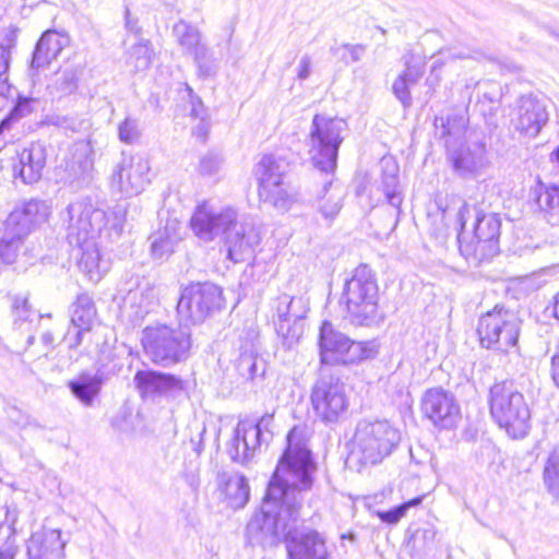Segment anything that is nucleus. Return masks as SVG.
<instances>
[{"mask_svg":"<svg viewBox=\"0 0 559 559\" xmlns=\"http://www.w3.org/2000/svg\"><path fill=\"white\" fill-rule=\"evenodd\" d=\"M316 469L304 430L294 427L287 435V448L269 483L261 510L247 524L251 545L272 547L284 539L288 559H328L323 536L313 530L297 528Z\"/></svg>","mask_w":559,"mask_h":559,"instance_id":"1","label":"nucleus"},{"mask_svg":"<svg viewBox=\"0 0 559 559\" xmlns=\"http://www.w3.org/2000/svg\"><path fill=\"white\" fill-rule=\"evenodd\" d=\"M190 226L194 235L205 242L223 236L227 258L234 263L249 260L260 242V234L252 219H239L236 210L229 206L217 209L204 202L195 209Z\"/></svg>","mask_w":559,"mask_h":559,"instance_id":"2","label":"nucleus"},{"mask_svg":"<svg viewBox=\"0 0 559 559\" xmlns=\"http://www.w3.org/2000/svg\"><path fill=\"white\" fill-rule=\"evenodd\" d=\"M127 210L117 204L110 217L96 207L88 198L71 202L66 210L63 221L67 223V238L70 245H86L96 241L103 233L108 238L119 237L126 221Z\"/></svg>","mask_w":559,"mask_h":559,"instance_id":"3","label":"nucleus"},{"mask_svg":"<svg viewBox=\"0 0 559 559\" xmlns=\"http://www.w3.org/2000/svg\"><path fill=\"white\" fill-rule=\"evenodd\" d=\"M490 414L514 439L524 438L530 429L531 411L521 392L509 381L493 384L489 392Z\"/></svg>","mask_w":559,"mask_h":559,"instance_id":"4","label":"nucleus"},{"mask_svg":"<svg viewBox=\"0 0 559 559\" xmlns=\"http://www.w3.org/2000/svg\"><path fill=\"white\" fill-rule=\"evenodd\" d=\"M401 433L388 420H361L353 438L352 457L361 465L382 462L399 445Z\"/></svg>","mask_w":559,"mask_h":559,"instance_id":"5","label":"nucleus"},{"mask_svg":"<svg viewBox=\"0 0 559 559\" xmlns=\"http://www.w3.org/2000/svg\"><path fill=\"white\" fill-rule=\"evenodd\" d=\"M342 298L353 324L368 325L376 320L379 288L368 265L360 264L354 270L352 277L345 282Z\"/></svg>","mask_w":559,"mask_h":559,"instance_id":"6","label":"nucleus"},{"mask_svg":"<svg viewBox=\"0 0 559 559\" xmlns=\"http://www.w3.org/2000/svg\"><path fill=\"white\" fill-rule=\"evenodd\" d=\"M142 344L153 364L167 368L188 358L191 334L187 328L158 324L144 329Z\"/></svg>","mask_w":559,"mask_h":559,"instance_id":"7","label":"nucleus"},{"mask_svg":"<svg viewBox=\"0 0 559 559\" xmlns=\"http://www.w3.org/2000/svg\"><path fill=\"white\" fill-rule=\"evenodd\" d=\"M346 121L325 115H316L310 129V156L316 168L326 174L336 168L342 133L346 130Z\"/></svg>","mask_w":559,"mask_h":559,"instance_id":"8","label":"nucleus"},{"mask_svg":"<svg viewBox=\"0 0 559 559\" xmlns=\"http://www.w3.org/2000/svg\"><path fill=\"white\" fill-rule=\"evenodd\" d=\"M477 333L483 347L508 352L518 344L520 320L514 312L496 306L479 318Z\"/></svg>","mask_w":559,"mask_h":559,"instance_id":"9","label":"nucleus"},{"mask_svg":"<svg viewBox=\"0 0 559 559\" xmlns=\"http://www.w3.org/2000/svg\"><path fill=\"white\" fill-rule=\"evenodd\" d=\"M223 290L213 283H195L183 288L177 304L180 322L188 326L202 323L223 307Z\"/></svg>","mask_w":559,"mask_h":559,"instance_id":"10","label":"nucleus"},{"mask_svg":"<svg viewBox=\"0 0 559 559\" xmlns=\"http://www.w3.org/2000/svg\"><path fill=\"white\" fill-rule=\"evenodd\" d=\"M310 401L314 415L324 424L341 420L349 405L345 383L328 373H322L313 383Z\"/></svg>","mask_w":559,"mask_h":559,"instance_id":"11","label":"nucleus"},{"mask_svg":"<svg viewBox=\"0 0 559 559\" xmlns=\"http://www.w3.org/2000/svg\"><path fill=\"white\" fill-rule=\"evenodd\" d=\"M273 415L264 414L259 420H240L228 444V454L234 462L246 465L250 463L261 451L263 444H267L272 431Z\"/></svg>","mask_w":559,"mask_h":559,"instance_id":"12","label":"nucleus"},{"mask_svg":"<svg viewBox=\"0 0 559 559\" xmlns=\"http://www.w3.org/2000/svg\"><path fill=\"white\" fill-rule=\"evenodd\" d=\"M150 174L151 163L146 157L122 153L121 160L112 170L110 187L123 197H134L151 183Z\"/></svg>","mask_w":559,"mask_h":559,"instance_id":"13","label":"nucleus"},{"mask_svg":"<svg viewBox=\"0 0 559 559\" xmlns=\"http://www.w3.org/2000/svg\"><path fill=\"white\" fill-rule=\"evenodd\" d=\"M154 289V284L147 277L132 274L120 288L122 313L133 323L143 320L155 302Z\"/></svg>","mask_w":559,"mask_h":559,"instance_id":"14","label":"nucleus"},{"mask_svg":"<svg viewBox=\"0 0 559 559\" xmlns=\"http://www.w3.org/2000/svg\"><path fill=\"white\" fill-rule=\"evenodd\" d=\"M424 415L440 428L449 429L455 425L460 407L452 393L441 389H429L421 399Z\"/></svg>","mask_w":559,"mask_h":559,"instance_id":"15","label":"nucleus"},{"mask_svg":"<svg viewBox=\"0 0 559 559\" xmlns=\"http://www.w3.org/2000/svg\"><path fill=\"white\" fill-rule=\"evenodd\" d=\"M309 306L306 298L301 296L292 297L286 294L280 296L275 306L276 332L288 342L296 338L300 333L299 322L306 318Z\"/></svg>","mask_w":559,"mask_h":559,"instance_id":"16","label":"nucleus"},{"mask_svg":"<svg viewBox=\"0 0 559 559\" xmlns=\"http://www.w3.org/2000/svg\"><path fill=\"white\" fill-rule=\"evenodd\" d=\"M511 121L516 131L534 138L548 121V112L536 97L524 95L519 98Z\"/></svg>","mask_w":559,"mask_h":559,"instance_id":"17","label":"nucleus"},{"mask_svg":"<svg viewBox=\"0 0 559 559\" xmlns=\"http://www.w3.org/2000/svg\"><path fill=\"white\" fill-rule=\"evenodd\" d=\"M71 325L64 336L68 346L72 349L79 347L83 337L88 333L96 320L95 304L87 294H81L71 306Z\"/></svg>","mask_w":559,"mask_h":559,"instance_id":"18","label":"nucleus"},{"mask_svg":"<svg viewBox=\"0 0 559 559\" xmlns=\"http://www.w3.org/2000/svg\"><path fill=\"white\" fill-rule=\"evenodd\" d=\"M49 215L50 209L45 201L32 199L14 209L3 225L27 237L36 226L45 223Z\"/></svg>","mask_w":559,"mask_h":559,"instance_id":"19","label":"nucleus"},{"mask_svg":"<svg viewBox=\"0 0 559 559\" xmlns=\"http://www.w3.org/2000/svg\"><path fill=\"white\" fill-rule=\"evenodd\" d=\"M143 396L174 395L183 391L181 378L154 370H139L133 379Z\"/></svg>","mask_w":559,"mask_h":559,"instance_id":"20","label":"nucleus"},{"mask_svg":"<svg viewBox=\"0 0 559 559\" xmlns=\"http://www.w3.org/2000/svg\"><path fill=\"white\" fill-rule=\"evenodd\" d=\"M46 160V146L40 142L31 143L17 154L16 162L13 164L14 177L21 178L26 185L37 182L43 176Z\"/></svg>","mask_w":559,"mask_h":559,"instance_id":"21","label":"nucleus"},{"mask_svg":"<svg viewBox=\"0 0 559 559\" xmlns=\"http://www.w3.org/2000/svg\"><path fill=\"white\" fill-rule=\"evenodd\" d=\"M61 535V530L46 527L33 533L26 545L28 559H62L68 542Z\"/></svg>","mask_w":559,"mask_h":559,"instance_id":"22","label":"nucleus"},{"mask_svg":"<svg viewBox=\"0 0 559 559\" xmlns=\"http://www.w3.org/2000/svg\"><path fill=\"white\" fill-rule=\"evenodd\" d=\"M68 179L78 187L86 186L94 176V148L90 141H79L71 147L67 162Z\"/></svg>","mask_w":559,"mask_h":559,"instance_id":"23","label":"nucleus"},{"mask_svg":"<svg viewBox=\"0 0 559 559\" xmlns=\"http://www.w3.org/2000/svg\"><path fill=\"white\" fill-rule=\"evenodd\" d=\"M468 219H474L473 229L475 238L498 242L501 221L497 214L481 213L475 206L465 203L459 211V222L462 229L466 228Z\"/></svg>","mask_w":559,"mask_h":559,"instance_id":"24","label":"nucleus"},{"mask_svg":"<svg viewBox=\"0 0 559 559\" xmlns=\"http://www.w3.org/2000/svg\"><path fill=\"white\" fill-rule=\"evenodd\" d=\"M68 44L69 37L59 32L46 31L43 33L33 51L31 69L39 70L48 67Z\"/></svg>","mask_w":559,"mask_h":559,"instance_id":"25","label":"nucleus"},{"mask_svg":"<svg viewBox=\"0 0 559 559\" xmlns=\"http://www.w3.org/2000/svg\"><path fill=\"white\" fill-rule=\"evenodd\" d=\"M467 124L468 117L464 108H453L445 117H437L435 120L436 132L443 140L445 147H448V144L461 143Z\"/></svg>","mask_w":559,"mask_h":559,"instance_id":"26","label":"nucleus"},{"mask_svg":"<svg viewBox=\"0 0 559 559\" xmlns=\"http://www.w3.org/2000/svg\"><path fill=\"white\" fill-rule=\"evenodd\" d=\"M455 173L461 177L475 175L484 164V146L466 147L462 143L447 147Z\"/></svg>","mask_w":559,"mask_h":559,"instance_id":"27","label":"nucleus"},{"mask_svg":"<svg viewBox=\"0 0 559 559\" xmlns=\"http://www.w3.org/2000/svg\"><path fill=\"white\" fill-rule=\"evenodd\" d=\"M218 488L224 492L233 509L243 508L250 497L247 478L235 472L219 471L216 476Z\"/></svg>","mask_w":559,"mask_h":559,"instance_id":"28","label":"nucleus"},{"mask_svg":"<svg viewBox=\"0 0 559 559\" xmlns=\"http://www.w3.org/2000/svg\"><path fill=\"white\" fill-rule=\"evenodd\" d=\"M181 228L178 219H167L165 226L150 237L151 254L154 259L164 260L175 252L181 240Z\"/></svg>","mask_w":559,"mask_h":559,"instance_id":"29","label":"nucleus"},{"mask_svg":"<svg viewBox=\"0 0 559 559\" xmlns=\"http://www.w3.org/2000/svg\"><path fill=\"white\" fill-rule=\"evenodd\" d=\"M348 340L345 334L336 331L330 322L324 321L319 334V347L322 362L340 364L341 356L343 357Z\"/></svg>","mask_w":559,"mask_h":559,"instance_id":"30","label":"nucleus"},{"mask_svg":"<svg viewBox=\"0 0 559 559\" xmlns=\"http://www.w3.org/2000/svg\"><path fill=\"white\" fill-rule=\"evenodd\" d=\"M124 46L123 62L130 73L144 72L151 67L155 56L151 40L140 37L134 43L128 45L126 39Z\"/></svg>","mask_w":559,"mask_h":559,"instance_id":"31","label":"nucleus"},{"mask_svg":"<svg viewBox=\"0 0 559 559\" xmlns=\"http://www.w3.org/2000/svg\"><path fill=\"white\" fill-rule=\"evenodd\" d=\"M81 250L79 269L86 275L88 281L98 283L109 270V262L103 260L96 241L86 245H76Z\"/></svg>","mask_w":559,"mask_h":559,"instance_id":"32","label":"nucleus"},{"mask_svg":"<svg viewBox=\"0 0 559 559\" xmlns=\"http://www.w3.org/2000/svg\"><path fill=\"white\" fill-rule=\"evenodd\" d=\"M289 164L282 156L269 154L264 155L257 165L255 174L259 180V187H271L276 182L285 181Z\"/></svg>","mask_w":559,"mask_h":559,"instance_id":"33","label":"nucleus"},{"mask_svg":"<svg viewBox=\"0 0 559 559\" xmlns=\"http://www.w3.org/2000/svg\"><path fill=\"white\" fill-rule=\"evenodd\" d=\"M381 187L388 203L400 212L403 198L399 191V165L392 157L380 160Z\"/></svg>","mask_w":559,"mask_h":559,"instance_id":"34","label":"nucleus"},{"mask_svg":"<svg viewBox=\"0 0 559 559\" xmlns=\"http://www.w3.org/2000/svg\"><path fill=\"white\" fill-rule=\"evenodd\" d=\"M104 384V377L99 373H82L71 380L68 386L71 393L87 407L93 406L94 400L98 396Z\"/></svg>","mask_w":559,"mask_h":559,"instance_id":"35","label":"nucleus"},{"mask_svg":"<svg viewBox=\"0 0 559 559\" xmlns=\"http://www.w3.org/2000/svg\"><path fill=\"white\" fill-rule=\"evenodd\" d=\"M259 198L278 211L286 212L297 201V195L285 182H276L271 187H259Z\"/></svg>","mask_w":559,"mask_h":559,"instance_id":"36","label":"nucleus"},{"mask_svg":"<svg viewBox=\"0 0 559 559\" xmlns=\"http://www.w3.org/2000/svg\"><path fill=\"white\" fill-rule=\"evenodd\" d=\"M460 252L467 263L478 266L481 262L489 260L499 252L497 241H486L474 237L472 241L462 242L460 240Z\"/></svg>","mask_w":559,"mask_h":559,"instance_id":"37","label":"nucleus"},{"mask_svg":"<svg viewBox=\"0 0 559 559\" xmlns=\"http://www.w3.org/2000/svg\"><path fill=\"white\" fill-rule=\"evenodd\" d=\"M173 35L186 55H192L205 45L201 31L185 20H179L174 24Z\"/></svg>","mask_w":559,"mask_h":559,"instance_id":"38","label":"nucleus"},{"mask_svg":"<svg viewBox=\"0 0 559 559\" xmlns=\"http://www.w3.org/2000/svg\"><path fill=\"white\" fill-rule=\"evenodd\" d=\"M38 100L34 97L19 96L14 107L10 114L0 122V136L5 142H13L14 135L7 138V132L11 131L13 126L19 122L22 118L29 116L34 110Z\"/></svg>","mask_w":559,"mask_h":559,"instance_id":"39","label":"nucleus"},{"mask_svg":"<svg viewBox=\"0 0 559 559\" xmlns=\"http://www.w3.org/2000/svg\"><path fill=\"white\" fill-rule=\"evenodd\" d=\"M536 203L551 225L559 224V186H540L536 190Z\"/></svg>","mask_w":559,"mask_h":559,"instance_id":"40","label":"nucleus"},{"mask_svg":"<svg viewBox=\"0 0 559 559\" xmlns=\"http://www.w3.org/2000/svg\"><path fill=\"white\" fill-rule=\"evenodd\" d=\"M378 349L376 341L355 342L349 338L340 364L354 365L371 359L377 356Z\"/></svg>","mask_w":559,"mask_h":559,"instance_id":"41","label":"nucleus"},{"mask_svg":"<svg viewBox=\"0 0 559 559\" xmlns=\"http://www.w3.org/2000/svg\"><path fill=\"white\" fill-rule=\"evenodd\" d=\"M197 67V75L201 80L214 79L218 72L219 63L212 49L205 44L192 55Z\"/></svg>","mask_w":559,"mask_h":559,"instance_id":"42","label":"nucleus"},{"mask_svg":"<svg viewBox=\"0 0 559 559\" xmlns=\"http://www.w3.org/2000/svg\"><path fill=\"white\" fill-rule=\"evenodd\" d=\"M25 238L13 228L3 225V234L0 238V260L7 264L13 263Z\"/></svg>","mask_w":559,"mask_h":559,"instance_id":"43","label":"nucleus"},{"mask_svg":"<svg viewBox=\"0 0 559 559\" xmlns=\"http://www.w3.org/2000/svg\"><path fill=\"white\" fill-rule=\"evenodd\" d=\"M544 483L548 491L559 498V447L555 448L548 456L544 468Z\"/></svg>","mask_w":559,"mask_h":559,"instance_id":"44","label":"nucleus"},{"mask_svg":"<svg viewBox=\"0 0 559 559\" xmlns=\"http://www.w3.org/2000/svg\"><path fill=\"white\" fill-rule=\"evenodd\" d=\"M402 60L405 69L401 75L414 85L417 84L425 73L426 62L424 58L408 51L403 56Z\"/></svg>","mask_w":559,"mask_h":559,"instance_id":"45","label":"nucleus"},{"mask_svg":"<svg viewBox=\"0 0 559 559\" xmlns=\"http://www.w3.org/2000/svg\"><path fill=\"white\" fill-rule=\"evenodd\" d=\"M238 369L243 377L251 380L262 377L265 372L264 362L252 355H242L239 358Z\"/></svg>","mask_w":559,"mask_h":559,"instance_id":"46","label":"nucleus"},{"mask_svg":"<svg viewBox=\"0 0 559 559\" xmlns=\"http://www.w3.org/2000/svg\"><path fill=\"white\" fill-rule=\"evenodd\" d=\"M118 138L122 143L133 144L141 138L139 121L134 118L127 117L118 126Z\"/></svg>","mask_w":559,"mask_h":559,"instance_id":"47","label":"nucleus"},{"mask_svg":"<svg viewBox=\"0 0 559 559\" xmlns=\"http://www.w3.org/2000/svg\"><path fill=\"white\" fill-rule=\"evenodd\" d=\"M12 316L14 317V325L21 326L22 323L29 320L33 313L26 296L16 295L12 297Z\"/></svg>","mask_w":559,"mask_h":559,"instance_id":"48","label":"nucleus"},{"mask_svg":"<svg viewBox=\"0 0 559 559\" xmlns=\"http://www.w3.org/2000/svg\"><path fill=\"white\" fill-rule=\"evenodd\" d=\"M79 75L80 72L78 68L71 67L64 69L56 80L58 91L64 95L73 93L78 87Z\"/></svg>","mask_w":559,"mask_h":559,"instance_id":"49","label":"nucleus"},{"mask_svg":"<svg viewBox=\"0 0 559 559\" xmlns=\"http://www.w3.org/2000/svg\"><path fill=\"white\" fill-rule=\"evenodd\" d=\"M423 498H414L399 507H395L389 511H378L377 515L380 518L382 522L389 523V524H395L397 523L406 513V511L411 507H415L421 502Z\"/></svg>","mask_w":559,"mask_h":559,"instance_id":"50","label":"nucleus"},{"mask_svg":"<svg viewBox=\"0 0 559 559\" xmlns=\"http://www.w3.org/2000/svg\"><path fill=\"white\" fill-rule=\"evenodd\" d=\"M223 164V158L215 153H207L200 158L198 165V173L203 177H211L216 175Z\"/></svg>","mask_w":559,"mask_h":559,"instance_id":"51","label":"nucleus"},{"mask_svg":"<svg viewBox=\"0 0 559 559\" xmlns=\"http://www.w3.org/2000/svg\"><path fill=\"white\" fill-rule=\"evenodd\" d=\"M414 84L406 81L401 74L396 78L392 85V91L395 97L403 104L404 107L412 105V96L409 87Z\"/></svg>","mask_w":559,"mask_h":559,"instance_id":"52","label":"nucleus"},{"mask_svg":"<svg viewBox=\"0 0 559 559\" xmlns=\"http://www.w3.org/2000/svg\"><path fill=\"white\" fill-rule=\"evenodd\" d=\"M342 193L341 191L333 190L323 204L320 205L319 210L322 215L326 218L334 217L342 207Z\"/></svg>","mask_w":559,"mask_h":559,"instance_id":"53","label":"nucleus"},{"mask_svg":"<svg viewBox=\"0 0 559 559\" xmlns=\"http://www.w3.org/2000/svg\"><path fill=\"white\" fill-rule=\"evenodd\" d=\"M478 90V100L484 102L488 100L490 104H496L499 102V91L497 85L492 82H478L476 84Z\"/></svg>","mask_w":559,"mask_h":559,"instance_id":"54","label":"nucleus"},{"mask_svg":"<svg viewBox=\"0 0 559 559\" xmlns=\"http://www.w3.org/2000/svg\"><path fill=\"white\" fill-rule=\"evenodd\" d=\"M19 552V545L16 543L15 534L12 532L0 546V559H15Z\"/></svg>","mask_w":559,"mask_h":559,"instance_id":"55","label":"nucleus"},{"mask_svg":"<svg viewBox=\"0 0 559 559\" xmlns=\"http://www.w3.org/2000/svg\"><path fill=\"white\" fill-rule=\"evenodd\" d=\"M340 49H345L348 51L352 62H358L365 53L366 46L361 44H343L341 47H331L330 51L331 53L336 55Z\"/></svg>","mask_w":559,"mask_h":559,"instance_id":"56","label":"nucleus"},{"mask_svg":"<svg viewBox=\"0 0 559 559\" xmlns=\"http://www.w3.org/2000/svg\"><path fill=\"white\" fill-rule=\"evenodd\" d=\"M186 91L189 93V96L191 98V112L190 115L194 118H204L203 117V114H204V106H203V103L201 100L200 97H198L197 95H194L193 93V90L188 85L186 84Z\"/></svg>","mask_w":559,"mask_h":559,"instance_id":"57","label":"nucleus"},{"mask_svg":"<svg viewBox=\"0 0 559 559\" xmlns=\"http://www.w3.org/2000/svg\"><path fill=\"white\" fill-rule=\"evenodd\" d=\"M311 73V58L304 55L299 61L297 78L299 80H307Z\"/></svg>","mask_w":559,"mask_h":559,"instance_id":"58","label":"nucleus"},{"mask_svg":"<svg viewBox=\"0 0 559 559\" xmlns=\"http://www.w3.org/2000/svg\"><path fill=\"white\" fill-rule=\"evenodd\" d=\"M50 122L60 128L70 130L75 129V120L68 116H55L51 118Z\"/></svg>","mask_w":559,"mask_h":559,"instance_id":"59","label":"nucleus"},{"mask_svg":"<svg viewBox=\"0 0 559 559\" xmlns=\"http://www.w3.org/2000/svg\"><path fill=\"white\" fill-rule=\"evenodd\" d=\"M124 19H126V22H124L126 28L129 32L138 35L141 31V28L138 26V20L133 19L131 16L130 10L128 8L126 9V12H124Z\"/></svg>","mask_w":559,"mask_h":559,"instance_id":"60","label":"nucleus"},{"mask_svg":"<svg viewBox=\"0 0 559 559\" xmlns=\"http://www.w3.org/2000/svg\"><path fill=\"white\" fill-rule=\"evenodd\" d=\"M551 378L555 384L559 388V347L551 358Z\"/></svg>","mask_w":559,"mask_h":559,"instance_id":"61","label":"nucleus"},{"mask_svg":"<svg viewBox=\"0 0 559 559\" xmlns=\"http://www.w3.org/2000/svg\"><path fill=\"white\" fill-rule=\"evenodd\" d=\"M207 131H209V126H207V123L204 121V118H201V119H200L199 124H198V126L194 128V130H193V134H194L198 139H200V140H202V141H204V140H205V138H206Z\"/></svg>","mask_w":559,"mask_h":559,"instance_id":"62","label":"nucleus"},{"mask_svg":"<svg viewBox=\"0 0 559 559\" xmlns=\"http://www.w3.org/2000/svg\"><path fill=\"white\" fill-rule=\"evenodd\" d=\"M554 316L559 320V292L554 297Z\"/></svg>","mask_w":559,"mask_h":559,"instance_id":"63","label":"nucleus"},{"mask_svg":"<svg viewBox=\"0 0 559 559\" xmlns=\"http://www.w3.org/2000/svg\"><path fill=\"white\" fill-rule=\"evenodd\" d=\"M436 536V532L433 530H425L423 532V537L426 539V540H432Z\"/></svg>","mask_w":559,"mask_h":559,"instance_id":"64","label":"nucleus"}]
</instances>
